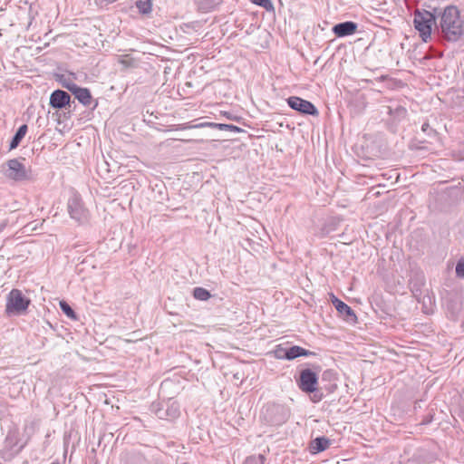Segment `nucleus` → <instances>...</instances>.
<instances>
[{
  "mask_svg": "<svg viewBox=\"0 0 464 464\" xmlns=\"http://www.w3.org/2000/svg\"><path fill=\"white\" fill-rule=\"evenodd\" d=\"M437 15L438 8H433L432 11L417 9L414 12V27L424 42H428L431 37L432 26L436 24Z\"/></svg>",
  "mask_w": 464,
  "mask_h": 464,
  "instance_id": "obj_2",
  "label": "nucleus"
},
{
  "mask_svg": "<svg viewBox=\"0 0 464 464\" xmlns=\"http://www.w3.org/2000/svg\"><path fill=\"white\" fill-rule=\"evenodd\" d=\"M356 29L357 24L354 22L347 21L335 24L333 32L338 37H344L354 34Z\"/></svg>",
  "mask_w": 464,
  "mask_h": 464,
  "instance_id": "obj_12",
  "label": "nucleus"
},
{
  "mask_svg": "<svg viewBox=\"0 0 464 464\" xmlns=\"http://www.w3.org/2000/svg\"><path fill=\"white\" fill-rule=\"evenodd\" d=\"M311 353L300 346L295 345L289 349L285 350L284 355H278L279 358H285L287 360H294L300 356H307Z\"/></svg>",
  "mask_w": 464,
  "mask_h": 464,
  "instance_id": "obj_15",
  "label": "nucleus"
},
{
  "mask_svg": "<svg viewBox=\"0 0 464 464\" xmlns=\"http://www.w3.org/2000/svg\"><path fill=\"white\" fill-rule=\"evenodd\" d=\"M51 464H59V463H57V462H52Z\"/></svg>",
  "mask_w": 464,
  "mask_h": 464,
  "instance_id": "obj_38",
  "label": "nucleus"
},
{
  "mask_svg": "<svg viewBox=\"0 0 464 464\" xmlns=\"http://www.w3.org/2000/svg\"><path fill=\"white\" fill-rule=\"evenodd\" d=\"M72 94L75 98L84 106H90L92 103V95L87 88H82L79 86H72Z\"/></svg>",
  "mask_w": 464,
  "mask_h": 464,
  "instance_id": "obj_14",
  "label": "nucleus"
},
{
  "mask_svg": "<svg viewBox=\"0 0 464 464\" xmlns=\"http://www.w3.org/2000/svg\"><path fill=\"white\" fill-rule=\"evenodd\" d=\"M206 127L212 128V129H217V123H215V122H201V123H198V124H196V125H193V126L188 125V126L184 127V129L206 128Z\"/></svg>",
  "mask_w": 464,
  "mask_h": 464,
  "instance_id": "obj_29",
  "label": "nucleus"
},
{
  "mask_svg": "<svg viewBox=\"0 0 464 464\" xmlns=\"http://www.w3.org/2000/svg\"><path fill=\"white\" fill-rule=\"evenodd\" d=\"M317 382L318 377L312 370L304 369L301 372L298 386L303 392H314L316 390Z\"/></svg>",
  "mask_w": 464,
  "mask_h": 464,
  "instance_id": "obj_8",
  "label": "nucleus"
},
{
  "mask_svg": "<svg viewBox=\"0 0 464 464\" xmlns=\"http://www.w3.org/2000/svg\"><path fill=\"white\" fill-rule=\"evenodd\" d=\"M136 6L141 14H147L151 12V1L150 0H138Z\"/></svg>",
  "mask_w": 464,
  "mask_h": 464,
  "instance_id": "obj_20",
  "label": "nucleus"
},
{
  "mask_svg": "<svg viewBox=\"0 0 464 464\" xmlns=\"http://www.w3.org/2000/svg\"><path fill=\"white\" fill-rule=\"evenodd\" d=\"M425 284V279L423 275H416L413 279L411 280L410 285L411 290L412 292L413 296L418 300L420 301L421 295H422V290L421 287Z\"/></svg>",
  "mask_w": 464,
  "mask_h": 464,
  "instance_id": "obj_13",
  "label": "nucleus"
},
{
  "mask_svg": "<svg viewBox=\"0 0 464 464\" xmlns=\"http://www.w3.org/2000/svg\"><path fill=\"white\" fill-rule=\"evenodd\" d=\"M193 296L198 300L206 301L210 297V294L203 287H196L193 291Z\"/></svg>",
  "mask_w": 464,
  "mask_h": 464,
  "instance_id": "obj_22",
  "label": "nucleus"
},
{
  "mask_svg": "<svg viewBox=\"0 0 464 464\" xmlns=\"http://www.w3.org/2000/svg\"><path fill=\"white\" fill-rule=\"evenodd\" d=\"M62 84L64 88H66L67 90H69L72 93L73 92V88L72 86H78L77 84H75L74 82H72L71 80H67V79H64L62 81Z\"/></svg>",
  "mask_w": 464,
  "mask_h": 464,
  "instance_id": "obj_31",
  "label": "nucleus"
},
{
  "mask_svg": "<svg viewBox=\"0 0 464 464\" xmlns=\"http://www.w3.org/2000/svg\"><path fill=\"white\" fill-rule=\"evenodd\" d=\"M330 446V440L325 437H318L311 441L310 451L312 453H318L325 450Z\"/></svg>",
  "mask_w": 464,
  "mask_h": 464,
  "instance_id": "obj_16",
  "label": "nucleus"
},
{
  "mask_svg": "<svg viewBox=\"0 0 464 464\" xmlns=\"http://www.w3.org/2000/svg\"><path fill=\"white\" fill-rule=\"evenodd\" d=\"M332 303L334 305L335 309L338 313L347 321V322H355L356 315L353 309L347 305L343 301L339 300L337 297L333 295Z\"/></svg>",
  "mask_w": 464,
  "mask_h": 464,
  "instance_id": "obj_10",
  "label": "nucleus"
},
{
  "mask_svg": "<svg viewBox=\"0 0 464 464\" xmlns=\"http://www.w3.org/2000/svg\"><path fill=\"white\" fill-rule=\"evenodd\" d=\"M419 458L426 464H433L437 460V456L430 451L422 450L420 452Z\"/></svg>",
  "mask_w": 464,
  "mask_h": 464,
  "instance_id": "obj_21",
  "label": "nucleus"
},
{
  "mask_svg": "<svg viewBox=\"0 0 464 464\" xmlns=\"http://www.w3.org/2000/svg\"><path fill=\"white\" fill-rule=\"evenodd\" d=\"M288 410L282 404L267 403L261 413L264 420L271 425H280L286 421Z\"/></svg>",
  "mask_w": 464,
  "mask_h": 464,
  "instance_id": "obj_5",
  "label": "nucleus"
},
{
  "mask_svg": "<svg viewBox=\"0 0 464 464\" xmlns=\"http://www.w3.org/2000/svg\"><path fill=\"white\" fill-rule=\"evenodd\" d=\"M120 63H121L124 67H129L131 65V61L130 60H127L125 58H121L119 60Z\"/></svg>",
  "mask_w": 464,
  "mask_h": 464,
  "instance_id": "obj_33",
  "label": "nucleus"
},
{
  "mask_svg": "<svg viewBox=\"0 0 464 464\" xmlns=\"http://www.w3.org/2000/svg\"><path fill=\"white\" fill-rule=\"evenodd\" d=\"M217 129L220 130H230L234 132H242L243 130L232 124L217 123Z\"/></svg>",
  "mask_w": 464,
  "mask_h": 464,
  "instance_id": "obj_26",
  "label": "nucleus"
},
{
  "mask_svg": "<svg viewBox=\"0 0 464 464\" xmlns=\"http://www.w3.org/2000/svg\"><path fill=\"white\" fill-rule=\"evenodd\" d=\"M164 411H165V408H159L158 410L155 411V413L160 419H166V416H164L165 415Z\"/></svg>",
  "mask_w": 464,
  "mask_h": 464,
  "instance_id": "obj_32",
  "label": "nucleus"
},
{
  "mask_svg": "<svg viewBox=\"0 0 464 464\" xmlns=\"http://www.w3.org/2000/svg\"><path fill=\"white\" fill-rule=\"evenodd\" d=\"M321 400V396L314 395V401H319Z\"/></svg>",
  "mask_w": 464,
  "mask_h": 464,
  "instance_id": "obj_34",
  "label": "nucleus"
},
{
  "mask_svg": "<svg viewBox=\"0 0 464 464\" xmlns=\"http://www.w3.org/2000/svg\"><path fill=\"white\" fill-rule=\"evenodd\" d=\"M421 130L428 136H436L437 132L433 130L428 122H424L421 126Z\"/></svg>",
  "mask_w": 464,
  "mask_h": 464,
  "instance_id": "obj_30",
  "label": "nucleus"
},
{
  "mask_svg": "<svg viewBox=\"0 0 464 464\" xmlns=\"http://www.w3.org/2000/svg\"><path fill=\"white\" fill-rule=\"evenodd\" d=\"M253 4L259 5L266 11H274V5L271 0H250Z\"/></svg>",
  "mask_w": 464,
  "mask_h": 464,
  "instance_id": "obj_24",
  "label": "nucleus"
},
{
  "mask_svg": "<svg viewBox=\"0 0 464 464\" xmlns=\"http://www.w3.org/2000/svg\"><path fill=\"white\" fill-rule=\"evenodd\" d=\"M265 457L262 454L253 455L246 459L244 464H264Z\"/></svg>",
  "mask_w": 464,
  "mask_h": 464,
  "instance_id": "obj_25",
  "label": "nucleus"
},
{
  "mask_svg": "<svg viewBox=\"0 0 464 464\" xmlns=\"http://www.w3.org/2000/svg\"><path fill=\"white\" fill-rule=\"evenodd\" d=\"M27 132V125L24 124L19 127L14 136L10 142V150H14L18 147L21 140L24 139Z\"/></svg>",
  "mask_w": 464,
  "mask_h": 464,
  "instance_id": "obj_19",
  "label": "nucleus"
},
{
  "mask_svg": "<svg viewBox=\"0 0 464 464\" xmlns=\"http://www.w3.org/2000/svg\"><path fill=\"white\" fill-rule=\"evenodd\" d=\"M456 275L459 278H464V260L460 259L456 265Z\"/></svg>",
  "mask_w": 464,
  "mask_h": 464,
  "instance_id": "obj_28",
  "label": "nucleus"
},
{
  "mask_svg": "<svg viewBox=\"0 0 464 464\" xmlns=\"http://www.w3.org/2000/svg\"><path fill=\"white\" fill-rule=\"evenodd\" d=\"M378 187H379V188H381V187H386V185H385V184H382V183H381V182H379Z\"/></svg>",
  "mask_w": 464,
  "mask_h": 464,
  "instance_id": "obj_36",
  "label": "nucleus"
},
{
  "mask_svg": "<svg viewBox=\"0 0 464 464\" xmlns=\"http://www.w3.org/2000/svg\"><path fill=\"white\" fill-rule=\"evenodd\" d=\"M31 301L18 289H13L6 297L5 314L8 316L23 314L28 308Z\"/></svg>",
  "mask_w": 464,
  "mask_h": 464,
  "instance_id": "obj_4",
  "label": "nucleus"
},
{
  "mask_svg": "<svg viewBox=\"0 0 464 464\" xmlns=\"http://www.w3.org/2000/svg\"><path fill=\"white\" fill-rule=\"evenodd\" d=\"M224 0H198V8L203 12L213 11Z\"/></svg>",
  "mask_w": 464,
  "mask_h": 464,
  "instance_id": "obj_18",
  "label": "nucleus"
},
{
  "mask_svg": "<svg viewBox=\"0 0 464 464\" xmlns=\"http://www.w3.org/2000/svg\"><path fill=\"white\" fill-rule=\"evenodd\" d=\"M287 104L295 111H297L303 114L317 116L319 114L318 110L309 101L304 100L297 96H291L287 99Z\"/></svg>",
  "mask_w": 464,
  "mask_h": 464,
  "instance_id": "obj_7",
  "label": "nucleus"
},
{
  "mask_svg": "<svg viewBox=\"0 0 464 464\" xmlns=\"http://www.w3.org/2000/svg\"><path fill=\"white\" fill-rule=\"evenodd\" d=\"M70 95L62 90L53 92L50 96V105L55 109L64 108L70 102Z\"/></svg>",
  "mask_w": 464,
  "mask_h": 464,
  "instance_id": "obj_11",
  "label": "nucleus"
},
{
  "mask_svg": "<svg viewBox=\"0 0 464 464\" xmlns=\"http://www.w3.org/2000/svg\"><path fill=\"white\" fill-rule=\"evenodd\" d=\"M60 308L61 310L69 317L75 319L76 315L72 308L69 305V304L65 301L60 302Z\"/></svg>",
  "mask_w": 464,
  "mask_h": 464,
  "instance_id": "obj_23",
  "label": "nucleus"
},
{
  "mask_svg": "<svg viewBox=\"0 0 464 464\" xmlns=\"http://www.w3.org/2000/svg\"><path fill=\"white\" fill-rule=\"evenodd\" d=\"M379 112L391 116L394 121H399L406 116L405 108L392 101H390V104H382L379 108Z\"/></svg>",
  "mask_w": 464,
  "mask_h": 464,
  "instance_id": "obj_9",
  "label": "nucleus"
},
{
  "mask_svg": "<svg viewBox=\"0 0 464 464\" xmlns=\"http://www.w3.org/2000/svg\"><path fill=\"white\" fill-rule=\"evenodd\" d=\"M67 209L71 218L79 223L87 222L89 218V211L83 206L81 197L73 194L68 200Z\"/></svg>",
  "mask_w": 464,
  "mask_h": 464,
  "instance_id": "obj_6",
  "label": "nucleus"
},
{
  "mask_svg": "<svg viewBox=\"0 0 464 464\" xmlns=\"http://www.w3.org/2000/svg\"><path fill=\"white\" fill-rule=\"evenodd\" d=\"M396 176L394 177L395 179H397L398 178V175L396 173H394ZM393 179V176L392 175H389V178L388 179Z\"/></svg>",
  "mask_w": 464,
  "mask_h": 464,
  "instance_id": "obj_35",
  "label": "nucleus"
},
{
  "mask_svg": "<svg viewBox=\"0 0 464 464\" xmlns=\"http://www.w3.org/2000/svg\"><path fill=\"white\" fill-rule=\"evenodd\" d=\"M24 159H12L3 166L4 175L14 181L29 180L32 178V171L23 161Z\"/></svg>",
  "mask_w": 464,
  "mask_h": 464,
  "instance_id": "obj_3",
  "label": "nucleus"
},
{
  "mask_svg": "<svg viewBox=\"0 0 464 464\" xmlns=\"http://www.w3.org/2000/svg\"><path fill=\"white\" fill-rule=\"evenodd\" d=\"M382 82V83H385L387 85V87L391 88V89H393V88H395V87H397L398 85L401 84L400 82H397V81L392 80V79H387L383 75L379 77V82Z\"/></svg>",
  "mask_w": 464,
  "mask_h": 464,
  "instance_id": "obj_27",
  "label": "nucleus"
},
{
  "mask_svg": "<svg viewBox=\"0 0 464 464\" xmlns=\"http://www.w3.org/2000/svg\"><path fill=\"white\" fill-rule=\"evenodd\" d=\"M382 177L385 178L386 176H388V172H385V173H382L381 174Z\"/></svg>",
  "mask_w": 464,
  "mask_h": 464,
  "instance_id": "obj_37",
  "label": "nucleus"
},
{
  "mask_svg": "<svg viewBox=\"0 0 464 464\" xmlns=\"http://www.w3.org/2000/svg\"><path fill=\"white\" fill-rule=\"evenodd\" d=\"M438 15L440 16V27L443 37L448 41H458L463 34V22L459 9L449 5L443 12L438 10Z\"/></svg>",
  "mask_w": 464,
  "mask_h": 464,
  "instance_id": "obj_1",
  "label": "nucleus"
},
{
  "mask_svg": "<svg viewBox=\"0 0 464 464\" xmlns=\"http://www.w3.org/2000/svg\"><path fill=\"white\" fill-rule=\"evenodd\" d=\"M165 415L166 420H175L177 419L180 414V408L178 402L176 401H169L166 404L165 408Z\"/></svg>",
  "mask_w": 464,
  "mask_h": 464,
  "instance_id": "obj_17",
  "label": "nucleus"
}]
</instances>
